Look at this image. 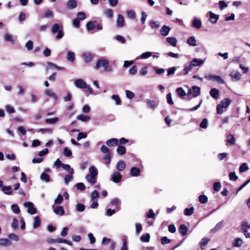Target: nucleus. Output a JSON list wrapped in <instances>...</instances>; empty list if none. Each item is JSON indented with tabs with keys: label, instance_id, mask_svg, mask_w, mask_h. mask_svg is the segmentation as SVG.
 <instances>
[{
	"label": "nucleus",
	"instance_id": "obj_37",
	"mask_svg": "<svg viewBox=\"0 0 250 250\" xmlns=\"http://www.w3.org/2000/svg\"><path fill=\"white\" fill-rule=\"evenodd\" d=\"M77 119L82 122H87L91 119V118L88 116L81 114L77 117Z\"/></svg>",
	"mask_w": 250,
	"mask_h": 250
},
{
	"label": "nucleus",
	"instance_id": "obj_49",
	"mask_svg": "<svg viewBox=\"0 0 250 250\" xmlns=\"http://www.w3.org/2000/svg\"><path fill=\"white\" fill-rule=\"evenodd\" d=\"M59 121V118L58 117H55L53 118H47L45 120V122L46 124H55Z\"/></svg>",
	"mask_w": 250,
	"mask_h": 250
},
{
	"label": "nucleus",
	"instance_id": "obj_43",
	"mask_svg": "<svg viewBox=\"0 0 250 250\" xmlns=\"http://www.w3.org/2000/svg\"><path fill=\"white\" fill-rule=\"evenodd\" d=\"M149 25L151 29H157L160 27V23L158 21H150L149 22Z\"/></svg>",
	"mask_w": 250,
	"mask_h": 250
},
{
	"label": "nucleus",
	"instance_id": "obj_61",
	"mask_svg": "<svg viewBox=\"0 0 250 250\" xmlns=\"http://www.w3.org/2000/svg\"><path fill=\"white\" fill-rule=\"evenodd\" d=\"M229 179L230 181H236L238 179V176L235 172H231L229 173Z\"/></svg>",
	"mask_w": 250,
	"mask_h": 250
},
{
	"label": "nucleus",
	"instance_id": "obj_27",
	"mask_svg": "<svg viewBox=\"0 0 250 250\" xmlns=\"http://www.w3.org/2000/svg\"><path fill=\"white\" fill-rule=\"evenodd\" d=\"M4 40L6 42H10L12 44H14L15 43V40L13 38L12 35L6 33L4 36Z\"/></svg>",
	"mask_w": 250,
	"mask_h": 250
},
{
	"label": "nucleus",
	"instance_id": "obj_6",
	"mask_svg": "<svg viewBox=\"0 0 250 250\" xmlns=\"http://www.w3.org/2000/svg\"><path fill=\"white\" fill-rule=\"evenodd\" d=\"M23 206L27 208V212L28 213L34 214L37 213V209L34 207V204L32 202H25L23 204Z\"/></svg>",
	"mask_w": 250,
	"mask_h": 250
},
{
	"label": "nucleus",
	"instance_id": "obj_14",
	"mask_svg": "<svg viewBox=\"0 0 250 250\" xmlns=\"http://www.w3.org/2000/svg\"><path fill=\"white\" fill-rule=\"evenodd\" d=\"M170 31V28L167 25H163L161 28L160 32L163 36H167L169 34Z\"/></svg>",
	"mask_w": 250,
	"mask_h": 250
},
{
	"label": "nucleus",
	"instance_id": "obj_41",
	"mask_svg": "<svg viewBox=\"0 0 250 250\" xmlns=\"http://www.w3.org/2000/svg\"><path fill=\"white\" fill-rule=\"evenodd\" d=\"M187 43L190 46H195L196 45V41L193 36L189 37L187 40Z\"/></svg>",
	"mask_w": 250,
	"mask_h": 250
},
{
	"label": "nucleus",
	"instance_id": "obj_62",
	"mask_svg": "<svg viewBox=\"0 0 250 250\" xmlns=\"http://www.w3.org/2000/svg\"><path fill=\"white\" fill-rule=\"evenodd\" d=\"M126 15L128 18L133 20L136 17L135 13L133 10H128L126 12Z\"/></svg>",
	"mask_w": 250,
	"mask_h": 250
},
{
	"label": "nucleus",
	"instance_id": "obj_17",
	"mask_svg": "<svg viewBox=\"0 0 250 250\" xmlns=\"http://www.w3.org/2000/svg\"><path fill=\"white\" fill-rule=\"evenodd\" d=\"M85 179L91 185H94L97 182V177L89 174L86 176Z\"/></svg>",
	"mask_w": 250,
	"mask_h": 250
},
{
	"label": "nucleus",
	"instance_id": "obj_7",
	"mask_svg": "<svg viewBox=\"0 0 250 250\" xmlns=\"http://www.w3.org/2000/svg\"><path fill=\"white\" fill-rule=\"evenodd\" d=\"M52 208L53 209L54 212L57 215L62 216L65 213V211L62 206H58L55 207V205H53Z\"/></svg>",
	"mask_w": 250,
	"mask_h": 250
},
{
	"label": "nucleus",
	"instance_id": "obj_45",
	"mask_svg": "<svg viewBox=\"0 0 250 250\" xmlns=\"http://www.w3.org/2000/svg\"><path fill=\"white\" fill-rule=\"evenodd\" d=\"M208 125V122L207 119L204 118L203 119L201 123L200 124L199 126L202 129H206Z\"/></svg>",
	"mask_w": 250,
	"mask_h": 250
},
{
	"label": "nucleus",
	"instance_id": "obj_16",
	"mask_svg": "<svg viewBox=\"0 0 250 250\" xmlns=\"http://www.w3.org/2000/svg\"><path fill=\"white\" fill-rule=\"evenodd\" d=\"M118 142L119 141L117 139L112 138L106 141L105 144L108 146L111 147L117 146Z\"/></svg>",
	"mask_w": 250,
	"mask_h": 250
},
{
	"label": "nucleus",
	"instance_id": "obj_58",
	"mask_svg": "<svg viewBox=\"0 0 250 250\" xmlns=\"http://www.w3.org/2000/svg\"><path fill=\"white\" fill-rule=\"evenodd\" d=\"M111 99L115 102L117 105H120L121 104V101L119 96L117 95H113L111 96Z\"/></svg>",
	"mask_w": 250,
	"mask_h": 250
},
{
	"label": "nucleus",
	"instance_id": "obj_3",
	"mask_svg": "<svg viewBox=\"0 0 250 250\" xmlns=\"http://www.w3.org/2000/svg\"><path fill=\"white\" fill-rule=\"evenodd\" d=\"M51 32L53 34L58 33V34L56 36V38L57 39H62L64 35L62 25L59 24L58 23L54 24L52 25L51 28Z\"/></svg>",
	"mask_w": 250,
	"mask_h": 250
},
{
	"label": "nucleus",
	"instance_id": "obj_12",
	"mask_svg": "<svg viewBox=\"0 0 250 250\" xmlns=\"http://www.w3.org/2000/svg\"><path fill=\"white\" fill-rule=\"evenodd\" d=\"M124 23L125 20L124 17L122 15L119 14L116 21V26L118 28L123 27L125 25Z\"/></svg>",
	"mask_w": 250,
	"mask_h": 250
},
{
	"label": "nucleus",
	"instance_id": "obj_40",
	"mask_svg": "<svg viewBox=\"0 0 250 250\" xmlns=\"http://www.w3.org/2000/svg\"><path fill=\"white\" fill-rule=\"evenodd\" d=\"M227 143L231 145H234L235 143V138L233 135L229 134L227 136Z\"/></svg>",
	"mask_w": 250,
	"mask_h": 250
},
{
	"label": "nucleus",
	"instance_id": "obj_8",
	"mask_svg": "<svg viewBox=\"0 0 250 250\" xmlns=\"http://www.w3.org/2000/svg\"><path fill=\"white\" fill-rule=\"evenodd\" d=\"M75 86L81 89H85V87L86 86V83L81 79H76L74 81Z\"/></svg>",
	"mask_w": 250,
	"mask_h": 250
},
{
	"label": "nucleus",
	"instance_id": "obj_25",
	"mask_svg": "<svg viewBox=\"0 0 250 250\" xmlns=\"http://www.w3.org/2000/svg\"><path fill=\"white\" fill-rule=\"evenodd\" d=\"M192 68H193V67L189 62L188 65L185 64L184 68L183 69V71L181 73V74L183 75H186L188 73V72L189 71H190L191 70V69Z\"/></svg>",
	"mask_w": 250,
	"mask_h": 250
},
{
	"label": "nucleus",
	"instance_id": "obj_63",
	"mask_svg": "<svg viewBox=\"0 0 250 250\" xmlns=\"http://www.w3.org/2000/svg\"><path fill=\"white\" fill-rule=\"evenodd\" d=\"M199 201L202 204H205L208 202V197L205 195H201L199 196Z\"/></svg>",
	"mask_w": 250,
	"mask_h": 250
},
{
	"label": "nucleus",
	"instance_id": "obj_59",
	"mask_svg": "<svg viewBox=\"0 0 250 250\" xmlns=\"http://www.w3.org/2000/svg\"><path fill=\"white\" fill-rule=\"evenodd\" d=\"M152 55V52L147 51L143 53L141 56L140 58L142 59H146L150 57Z\"/></svg>",
	"mask_w": 250,
	"mask_h": 250
},
{
	"label": "nucleus",
	"instance_id": "obj_56",
	"mask_svg": "<svg viewBox=\"0 0 250 250\" xmlns=\"http://www.w3.org/2000/svg\"><path fill=\"white\" fill-rule=\"evenodd\" d=\"M76 209L79 212H83L85 210V206L81 203H78L76 206Z\"/></svg>",
	"mask_w": 250,
	"mask_h": 250
},
{
	"label": "nucleus",
	"instance_id": "obj_21",
	"mask_svg": "<svg viewBox=\"0 0 250 250\" xmlns=\"http://www.w3.org/2000/svg\"><path fill=\"white\" fill-rule=\"evenodd\" d=\"M110 204L112 206L115 207L118 210L120 209L121 200L117 198L113 199Z\"/></svg>",
	"mask_w": 250,
	"mask_h": 250
},
{
	"label": "nucleus",
	"instance_id": "obj_1",
	"mask_svg": "<svg viewBox=\"0 0 250 250\" xmlns=\"http://www.w3.org/2000/svg\"><path fill=\"white\" fill-rule=\"evenodd\" d=\"M101 67H103L105 71H111L112 70V68L109 65V62L103 58L98 59L96 63V68L97 69Z\"/></svg>",
	"mask_w": 250,
	"mask_h": 250
},
{
	"label": "nucleus",
	"instance_id": "obj_15",
	"mask_svg": "<svg viewBox=\"0 0 250 250\" xmlns=\"http://www.w3.org/2000/svg\"><path fill=\"white\" fill-rule=\"evenodd\" d=\"M77 4L76 0H69L66 3V6L68 9H73L77 7Z\"/></svg>",
	"mask_w": 250,
	"mask_h": 250
},
{
	"label": "nucleus",
	"instance_id": "obj_11",
	"mask_svg": "<svg viewBox=\"0 0 250 250\" xmlns=\"http://www.w3.org/2000/svg\"><path fill=\"white\" fill-rule=\"evenodd\" d=\"M82 56L85 63H89L92 61L93 59V56L92 54L89 52H83L82 54Z\"/></svg>",
	"mask_w": 250,
	"mask_h": 250
},
{
	"label": "nucleus",
	"instance_id": "obj_26",
	"mask_svg": "<svg viewBox=\"0 0 250 250\" xmlns=\"http://www.w3.org/2000/svg\"><path fill=\"white\" fill-rule=\"evenodd\" d=\"M41 225V219L39 216H36L34 218V222L33 227L34 229L39 228Z\"/></svg>",
	"mask_w": 250,
	"mask_h": 250
},
{
	"label": "nucleus",
	"instance_id": "obj_32",
	"mask_svg": "<svg viewBox=\"0 0 250 250\" xmlns=\"http://www.w3.org/2000/svg\"><path fill=\"white\" fill-rule=\"evenodd\" d=\"M230 76L235 81H238L240 79L241 74L238 71H232L230 74Z\"/></svg>",
	"mask_w": 250,
	"mask_h": 250
},
{
	"label": "nucleus",
	"instance_id": "obj_20",
	"mask_svg": "<svg viewBox=\"0 0 250 250\" xmlns=\"http://www.w3.org/2000/svg\"><path fill=\"white\" fill-rule=\"evenodd\" d=\"M140 170L137 167H133L130 169V174L132 177H137L140 175Z\"/></svg>",
	"mask_w": 250,
	"mask_h": 250
},
{
	"label": "nucleus",
	"instance_id": "obj_54",
	"mask_svg": "<svg viewBox=\"0 0 250 250\" xmlns=\"http://www.w3.org/2000/svg\"><path fill=\"white\" fill-rule=\"evenodd\" d=\"M194 208L193 207L186 208L184 210V214L186 216H190L193 213Z\"/></svg>",
	"mask_w": 250,
	"mask_h": 250
},
{
	"label": "nucleus",
	"instance_id": "obj_53",
	"mask_svg": "<svg viewBox=\"0 0 250 250\" xmlns=\"http://www.w3.org/2000/svg\"><path fill=\"white\" fill-rule=\"evenodd\" d=\"M249 169V167L246 163L242 164L239 168V172L242 173L247 171Z\"/></svg>",
	"mask_w": 250,
	"mask_h": 250
},
{
	"label": "nucleus",
	"instance_id": "obj_60",
	"mask_svg": "<svg viewBox=\"0 0 250 250\" xmlns=\"http://www.w3.org/2000/svg\"><path fill=\"white\" fill-rule=\"evenodd\" d=\"M73 179V177L72 176V174H70L69 173V174L66 175L64 178V183L65 185H67L69 182L72 181Z\"/></svg>",
	"mask_w": 250,
	"mask_h": 250
},
{
	"label": "nucleus",
	"instance_id": "obj_5",
	"mask_svg": "<svg viewBox=\"0 0 250 250\" xmlns=\"http://www.w3.org/2000/svg\"><path fill=\"white\" fill-rule=\"evenodd\" d=\"M200 94V88L197 86H193L191 88L188 89L187 93V96L192 95V97L196 98Z\"/></svg>",
	"mask_w": 250,
	"mask_h": 250
},
{
	"label": "nucleus",
	"instance_id": "obj_44",
	"mask_svg": "<svg viewBox=\"0 0 250 250\" xmlns=\"http://www.w3.org/2000/svg\"><path fill=\"white\" fill-rule=\"evenodd\" d=\"M62 167L65 170L68 171L69 173L73 174L74 173V170L73 168H71L70 166L68 164H62Z\"/></svg>",
	"mask_w": 250,
	"mask_h": 250
},
{
	"label": "nucleus",
	"instance_id": "obj_64",
	"mask_svg": "<svg viewBox=\"0 0 250 250\" xmlns=\"http://www.w3.org/2000/svg\"><path fill=\"white\" fill-rule=\"evenodd\" d=\"M77 19H79L80 21H83L86 18V15L83 12H79L77 13Z\"/></svg>",
	"mask_w": 250,
	"mask_h": 250
},
{
	"label": "nucleus",
	"instance_id": "obj_51",
	"mask_svg": "<svg viewBox=\"0 0 250 250\" xmlns=\"http://www.w3.org/2000/svg\"><path fill=\"white\" fill-rule=\"evenodd\" d=\"M117 151L120 155H124L126 153V148L123 146H119Z\"/></svg>",
	"mask_w": 250,
	"mask_h": 250
},
{
	"label": "nucleus",
	"instance_id": "obj_34",
	"mask_svg": "<svg viewBox=\"0 0 250 250\" xmlns=\"http://www.w3.org/2000/svg\"><path fill=\"white\" fill-rule=\"evenodd\" d=\"M241 229L242 231L248 230L250 229V224L246 220H244L241 224Z\"/></svg>",
	"mask_w": 250,
	"mask_h": 250
},
{
	"label": "nucleus",
	"instance_id": "obj_29",
	"mask_svg": "<svg viewBox=\"0 0 250 250\" xmlns=\"http://www.w3.org/2000/svg\"><path fill=\"white\" fill-rule=\"evenodd\" d=\"M202 26V22L200 20L195 18L192 22V26L196 29H199Z\"/></svg>",
	"mask_w": 250,
	"mask_h": 250
},
{
	"label": "nucleus",
	"instance_id": "obj_42",
	"mask_svg": "<svg viewBox=\"0 0 250 250\" xmlns=\"http://www.w3.org/2000/svg\"><path fill=\"white\" fill-rule=\"evenodd\" d=\"M243 244V241L240 238H236L233 242L232 245L234 247H240Z\"/></svg>",
	"mask_w": 250,
	"mask_h": 250
},
{
	"label": "nucleus",
	"instance_id": "obj_28",
	"mask_svg": "<svg viewBox=\"0 0 250 250\" xmlns=\"http://www.w3.org/2000/svg\"><path fill=\"white\" fill-rule=\"evenodd\" d=\"M179 230L181 235L185 236L188 232V229L185 225L181 224L179 227Z\"/></svg>",
	"mask_w": 250,
	"mask_h": 250
},
{
	"label": "nucleus",
	"instance_id": "obj_47",
	"mask_svg": "<svg viewBox=\"0 0 250 250\" xmlns=\"http://www.w3.org/2000/svg\"><path fill=\"white\" fill-rule=\"evenodd\" d=\"M140 239L142 242H148L150 240V235L149 233H145L142 235Z\"/></svg>",
	"mask_w": 250,
	"mask_h": 250
},
{
	"label": "nucleus",
	"instance_id": "obj_31",
	"mask_svg": "<svg viewBox=\"0 0 250 250\" xmlns=\"http://www.w3.org/2000/svg\"><path fill=\"white\" fill-rule=\"evenodd\" d=\"M224 225V221L222 220L219 223H218L214 228L210 230L211 232H215L219 230L220 229L222 228Z\"/></svg>",
	"mask_w": 250,
	"mask_h": 250
},
{
	"label": "nucleus",
	"instance_id": "obj_52",
	"mask_svg": "<svg viewBox=\"0 0 250 250\" xmlns=\"http://www.w3.org/2000/svg\"><path fill=\"white\" fill-rule=\"evenodd\" d=\"M89 175H93L97 177L98 175V170L94 166L91 167L89 169Z\"/></svg>",
	"mask_w": 250,
	"mask_h": 250
},
{
	"label": "nucleus",
	"instance_id": "obj_46",
	"mask_svg": "<svg viewBox=\"0 0 250 250\" xmlns=\"http://www.w3.org/2000/svg\"><path fill=\"white\" fill-rule=\"evenodd\" d=\"M95 23H96V21H88L86 25L87 30L90 31L94 29Z\"/></svg>",
	"mask_w": 250,
	"mask_h": 250
},
{
	"label": "nucleus",
	"instance_id": "obj_55",
	"mask_svg": "<svg viewBox=\"0 0 250 250\" xmlns=\"http://www.w3.org/2000/svg\"><path fill=\"white\" fill-rule=\"evenodd\" d=\"M12 211L16 214H18L20 212V208L17 204H13L11 206Z\"/></svg>",
	"mask_w": 250,
	"mask_h": 250
},
{
	"label": "nucleus",
	"instance_id": "obj_36",
	"mask_svg": "<svg viewBox=\"0 0 250 250\" xmlns=\"http://www.w3.org/2000/svg\"><path fill=\"white\" fill-rule=\"evenodd\" d=\"M177 95L181 98H183L186 95V93L182 87H178L176 89Z\"/></svg>",
	"mask_w": 250,
	"mask_h": 250
},
{
	"label": "nucleus",
	"instance_id": "obj_10",
	"mask_svg": "<svg viewBox=\"0 0 250 250\" xmlns=\"http://www.w3.org/2000/svg\"><path fill=\"white\" fill-rule=\"evenodd\" d=\"M122 175L118 171H115L111 176V180L115 183H119L121 181Z\"/></svg>",
	"mask_w": 250,
	"mask_h": 250
},
{
	"label": "nucleus",
	"instance_id": "obj_30",
	"mask_svg": "<svg viewBox=\"0 0 250 250\" xmlns=\"http://www.w3.org/2000/svg\"><path fill=\"white\" fill-rule=\"evenodd\" d=\"M66 59L68 61L73 62L75 59V53L71 51H68L67 53Z\"/></svg>",
	"mask_w": 250,
	"mask_h": 250
},
{
	"label": "nucleus",
	"instance_id": "obj_38",
	"mask_svg": "<svg viewBox=\"0 0 250 250\" xmlns=\"http://www.w3.org/2000/svg\"><path fill=\"white\" fill-rule=\"evenodd\" d=\"M104 15L108 18L111 19L113 17V11L110 8H107L104 13Z\"/></svg>",
	"mask_w": 250,
	"mask_h": 250
},
{
	"label": "nucleus",
	"instance_id": "obj_50",
	"mask_svg": "<svg viewBox=\"0 0 250 250\" xmlns=\"http://www.w3.org/2000/svg\"><path fill=\"white\" fill-rule=\"evenodd\" d=\"M63 155L66 157H69L72 155V151L67 147H65L63 151Z\"/></svg>",
	"mask_w": 250,
	"mask_h": 250
},
{
	"label": "nucleus",
	"instance_id": "obj_18",
	"mask_svg": "<svg viewBox=\"0 0 250 250\" xmlns=\"http://www.w3.org/2000/svg\"><path fill=\"white\" fill-rule=\"evenodd\" d=\"M45 94L48 97H50L53 98L55 101L58 100V97L56 94L53 92V91L50 89H45Z\"/></svg>",
	"mask_w": 250,
	"mask_h": 250
},
{
	"label": "nucleus",
	"instance_id": "obj_23",
	"mask_svg": "<svg viewBox=\"0 0 250 250\" xmlns=\"http://www.w3.org/2000/svg\"><path fill=\"white\" fill-rule=\"evenodd\" d=\"M46 242L49 244L62 243V242H63V239L61 238H58L57 239L48 238L46 239Z\"/></svg>",
	"mask_w": 250,
	"mask_h": 250
},
{
	"label": "nucleus",
	"instance_id": "obj_2",
	"mask_svg": "<svg viewBox=\"0 0 250 250\" xmlns=\"http://www.w3.org/2000/svg\"><path fill=\"white\" fill-rule=\"evenodd\" d=\"M231 100L229 98H225L222 100L220 104L217 105L216 111L217 113L221 114L223 112V108L226 109L230 105Z\"/></svg>",
	"mask_w": 250,
	"mask_h": 250
},
{
	"label": "nucleus",
	"instance_id": "obj_48",
	"mask_svg": "<svg viewBox=\"0 0 250 250\" xmlns=\"http://www.w3.org/2000/svg\"><path fill=\"white\" fill-rule=\"evenodd\" d=\"M11 245V242L7 239L1 238L0 239V245L2 246H10Z\"/></svg>",
	"mask_w": 250,
	"mask_h": 250
},
{
	"label": "nucleus",
	"instance_id": "obj_19",
	"mask_svg": "<svg viewBox=\"0 0 250 250\" xmlns=\"http://www.w3.org/2000/svg\"><path fill=\"white\" fill-rule=\"evenodd\" d=\"M209 94L214 99H217L219 96V91L215 88H212L209 91Z\"/></svg>",
	"mask_w": 250,
	"mask_h": 250
},
{
	"label": "nucleus",
	"instance_id": "obj_35",
	"mask_svg": "<svg viewBox=\"0 0 250 250\" xmlns=\"http://www.w3.org/2000/svg\"><path fill=\"white\" fill-rule=\"evenodd\" d=\"M209 19L211 23H215L218 20V16L211 12H209Z\"/></svg>",
	"mask_w": 250,
	"mask_h": 250
},
{
	"label": "nucleus",
	"instance_id": "obj_4",
	"mask_svg": "<svg viewBox=\"0 0 250 250\" xmlns=\"http://www.w3.org/2000/svg\"><path fill=\"white\" fill-rule=\"evenodd\" d=\"M205 78L208 80L217 83L219 84H224L225 81L220 76L215 75H208L205 76Z\"/></svg>",
	"mask_w": 250,
	"mask_h": 250
},
{
	"label": "nucleus",
	"instance_id": "obj_13",
	"mask_svg": "<svg viewBox=\"0 0 250 250\" xmlns=\"http://www.w3.org/2000/svg\"><path fill=\"white\" fill-rule=\"evenodd\" d=\"M146 103L147 104V106L148 108L152 109H154L158 105V102L153 100H146Z\"/></svg>",
	"mask_w": 250,
	"mask_h": 250
},
{
	"label": "nucleus",
	"instance_id": "obj_9",
	"mask_svg": "<svg viewBox=\"0 0 250 250\" xmlns=\"http://www.w3.org/2000/svg\"><path fill=\"white\" fill-rule=\"evenodd\" d=\"M204 62L205 61L203 60H202L201 59L194 58L192 59L189 62V63H190L192 67H194L202 65L204 64Z\"/></svg>",
	"mask_w": 250,
	"mask_h": 250
},
{
	"label": "nucleus",
	"instance_id": "obj_39",
	"mask_svg": "<svg viewBox=\"0 0 250 250\" xmlns=\"http://www.w3.org/2000/svg\"><path fill=\"white\" fill-rule=\"evenodd\" d=\"M41 180L46 183H48L50 181L49 175L45 172H43L40 176Z\"/></svg>",
	"mask_w": 250,
	"mask_h": 250
},
{
	"label": "nucleus",
	"instance_id": "obj_24",
	"mask_svg": "<svg viewBox=\"0 0 250 250\" xmlns=\"http://www.w3.org/2000/svg\"><path fill=\"white\" fill-rule=\"evenodd\" d=\"M2 191L3 193L7 195H11L13 193L12 187L11 186H4L2 187Z\"/></svg>",
	"mask_w": 250,
	"mask_h": 250
},
{
	"label": "nucleus",
	"instance_id": "obj_57",
	"mask_svg": "<svg viewBox=\"0 0 250 250\" xmlns=\"http://www.w3.org/2000/svg\"><path fill=\"white\" fill-rule=\"evenodd\" d=\"M99 192L97 190H95L92 192V193L91 194V200H97V199L99 198Z\"/></svg>",
	"mask_w": 250,
	"mask_h": 250
},
{
	"label": "nucleus",
	"instance_id": "obj_22",
	"mask_svg": "<svg viewBox=\"0 0 250 250\" xmlns=\"http://www.w3.org/2000/svg\"><path fill=\"white\" fill-rule=\"evenodd\" d=\"M125 167L126 164L123 160L119 161L116 165L117 169L120 171L124 170L125 169Z\"/></svg>",
	"mask_w": 250,
	"mask_h": 250
},
{
	"label": "nucleus",
	"instance_id": "obj_33",
	"mask_svg": "<svg viewBox=\"0 0 250 250\" xmlns=\"http://www.w3.org/2000/svg\"><path fill=\"white\" fill-rule=\"evenodd\" d=\"M167 42L171 45L172 46L175 47L176 46L177 41L174 37H167L166 38Z\"/></svg>",
	"mask_w": 250,
	"mask_h": 250
}]
</instances>
